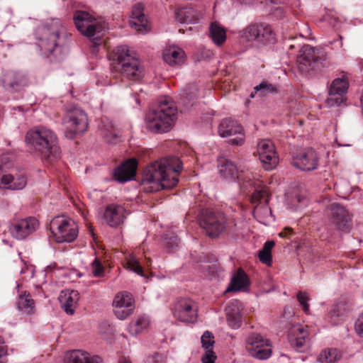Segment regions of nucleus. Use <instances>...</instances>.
Instances as JSON below:
<instances>
[{
	"instance_id": "18",
	"label": "nucleus",
	"mask_w": 363,
	"mask_h": 363,
	"mask_svg": "<svg viewBox=\"0 0 363 363\" xmlns=\"http://www.w3.org/2000/svg\"><path fill=\"white\" fill-rule=\"evenodd\" d=\"M349 88V81L347 77L335 79L329 88V97L326 99V104L329 106L340 105L344 101V95Z\"/></svg>"
},
{
	"instance_id": "50",
	"label": "nucleus",
	"mask_w": 363,
	"mask_h": 363,
	"mask_svg": "<svg viewBox=\"0 0 363 363\" xmlns=\"http://www.w3.org/2000/svg\"><path fill=\"white\" fill-rule=\"evenodd\" d=\"M7 355V347L4 345V339L0 336V363H4L3 358Z\"/></svg>"
},
{
	"instance_id": "32",
	"label": "nucleus",
	"mask_w": 363,
	"mask_h": 363,
	"mask_svg": "<svg viewBox=\"0 0 363 363\" xmlns=\"http://www.w3.org/2000/svg\"><path fill=\"white\" fill-rule=\"evenodd\" d=\"M79 300V294L77 291L65 290L59 296L62 308L69 315H72Z\"/></svg>"
},
{
	"instance_id": "4",
	"label": "nucleus",
	"mask_w": 363,
	"mask_h": 363,
	"mask_svg": "<svg viewBox=\"0 0 363 363\" xmlns=\"http://www.w3.org/2000/svg\"><path fill=\"white\" fill-rule=\"evenodd\" d=\"M177 112L174 101L164 99L155 110L149 111L145 117L147 129L154 133L169 131L174 124Z\"/></svg>"
},
{
	"instance_id": "43",
	"label": "nucleus",
	"mask_w": 363,
	"mask_h": 363,
	"mask_svg": "<svg viewBox=\"0 0 363 363\" xmlns=\"http://www.w3.org/2000/svg\"><path fill=\"white\" fill-rule=\"evenodd\" d=\"M202 347L205 350H213L215 345V337L210 331H205L201 338Z\"/></svg>"
},
{
	"instance_id": "23",
	"label": "nucleus",
	"mask_w": 363,
	"mask_h": 363,
	"mask_svg": "<svg viewBox=\"0 0 363 363\" xmlns=\"http://www.w3.org/2000/svg\"><path fill=\"white\" fill-rule=\"evenodd\" d=\"M318 157L313 149H306L297 155L294 160V165L304 171H311L317 168Z\"/></svg>"
},
{
	"instance_id": "2",
	"label": "nucleus",
	"mask_w": 363,
	"mask_h": 363,
	"mask_svg": "<svg viewBox=\"0 0 363 363\" xmlns=\"http://www.w3.org/2000/svg\"><path fill=\"white\" fill-rule=\"evenodd\" d=\"M39 46L46 55L61 53L67 45L69 35L58 19H52L39 26L35 30Z\"/></svg>"
},
{
	"instance_id": "29",
	"label": "nucleus",
	"mask_w": 363,
	"mask_h": 363,
	"mask_svg": "<svg viewBox=\"0 0 363 363\" xmlns=\"http://www.w3.org/2000/svg\"><path fill=\"white\" fill-rule=\"evenodd\" d=\"M250 285V279L246 272L239 268L233 276L228 291H247Z\"/></svg>"
},
{
	"instance_id": "22",
	"label": "nucleus",
	"mask_w": 363,
	"mask_h": 363,
	"mask_svg": "<svg viewBox=\"0 0 363 363\" xmlns=\"http://www.w3.org/2000/svg\"><path fill=\"white\" fill-rule=\"evenodd\" d=\"M308 327L296 324L289 330V341L291 346L297 350H301L309 340Z\"/></svg>"
},
{
	"instance_id": "25",
	"label": "nucleus",
	"mask_w": 363,
	"mask_h": 363,
	"mask_svg": "<svg viewBox=\"0 0 363 363\" xmlns=\"http://www.w3.org/2000/svg\"><path fill=\"white\" fill-rule=\"evenodd\" d=\"M27 184V177L23 172H18L16 174H5L3 175L0 185L4 188L11 190H21L23 189Z\"/></svg>"
},
{
	"instance_id": "51",
	"label": "nucleus",
	"mask_w": 363,
	"mask_h": 363,
	"mask_svg": "<svg viewBox=\"0 0 363 363\" xmlns=\"http://www.w3.org/2000/svg\"><path fill=\"white\" fill-rule=\"evenodd\" d=\"M293 234V229L291 228H285L280 233H279V236L281 237V238H286L288 237L289 235H291Z\"/></svg>"
},
{
	"instance_id": "34",
	"label": "nucleus",
	"mask_w": 363,
	"mask_h": 363,
	"mask_svg": "<svg viewBox=\"0 0 363 363\" xmlns=\"http://www.w3.org/2000/svg\"><path fill=\"white\" fill-rule=\"evenodd\" d=\"M209 37L217 46H222L227 39L226 30L219 23L215 21L210 24Z\"/></svg>"
},
{
	"instance_id": "36",
	"label": "nucleus",
	"mask_w": 363,
	"mask_h": 363,
	"mask_svg": "<svg viewBox=\"0 0 363 363\" xmlns=\"http://www.w3.org/2000/svg\"><path fill=\"white\" fill-rule=\"evenodd\" d=\"M342 357L341 352L335 348L323 350L318 356V363H336Z\"/></svg>"
},
{
	"instance_id": "41",
	"label": "nucleus",
	"mask_w": 363,
	"mask_h": 363,
	"mask_svg": "<svg viewBox=\"0 0 363 363\" xmlns=\"http://www.w3.org/2000/svg\"><path fill=\"white\" fill-rule=\"evenodd\" d=\"M103 134L106 140L110 143H117L121 136L120 132L111 123L108 125V128L104 130Z\"/></svg>"
},
{
	"instance_id": "31",
	"label": "nucleus",
	"mask_w": 363,
	"mask_h": 363,
	"mask_svg": "<svg viewBox=\"0 0 363 363\" xmlns=\"http://www.w3.org/2000/svg\"><path fill=\"white\" fill-rule=\"evenodd\" d=\"M218 167L221 177L225 179L233 181L240 179L241 172L233 162L226 158L220 157L218 159Z\"/></svg>"
},
{
	"instance_id": "46",
	"label": "nucleus",
	"mask_w": 363,
	"mask_h": 363,
	"mask_svg": "<svg viewBox=\"0 0 363 363\" xmlns=\"http://www.w3.org/2000/svg\"><path fill=\"white\" fill-rule=\"evenodd\" d=\"M166 359L167 357L164 354L155 352L147 357L145 363H165Z\"/></svg>"
},
{
	"instance_id": "12",
	"label": "nucleus",
	"mask_w": 363,
	"mask_h": 363,
	"mask_svg": "<svg viewBox=\"0 0 363 363\" xmlns=\"http://www.w3.org/2000/svg\"><path fill=\"white\" fill-rule=\"evenodd\" d=\"M38 226V220L34 217L13 219L11 222L9 231L16 239L23 240L35 232Z\"/></svg>"
},
{
	"instance_id": "17",
	"label": "nucleus",
	"mask_w": 363,
	"mask_h": 363,
	"mask_svg": "<svg viewBox=\"0 0 363 363\" xmlns=\"http://www.w3.org/2000/svg\"><path fill=\"white\" fill-rule=\"evenodd\" d=\"M258 345L272 347L269 339L264 338L261 335L255 333L250 334L245 340V347L252 357L259 359H267L272 354V350L257 351Z\"/></svg>"
},
{
	"instance_id": "47",
	"label": "nucleus",
	"mask_w": 363,
	"mask_h": 363,
	"mask_svg": "<svg viewBox=\"0 0 363 363\" xmlns=\"http://www.w3.org/2000/svg\"><path fill=\"white\" fill-rule=\"evenodd\" d=\"M217 358L216 353L213 350H206L205 354L203 355L201 360L202 363H215Z\"/></svg>"
},
{
	"instance_id": "6",
	"label": "nucleus",
	"mask_w": 363,
	"mask_h": 363,
	"mask_svg": "<svg viewBox=\"0 0 363 363\" xmlns=\"http://www.w3.org/2000/svg\"><path fill=\"white\" fill-rule=\"evenodd\" d=\"M199 225L211 238H217L223 233L234 230L237 225L234 218L223 212L210 210L203 212L199 219Z\"/></svg>"
},
{
	"instance_id": "1",
	"label": "nucleus",
	"mask_w": 363,
	"mask_h": 363,
	"mask_svg": "<svg viewBox=\"0 0 363 363\" xmlns=\"http://www.w3.org/2000/svg\"><path fill=\"white\" fill-rule=\"evenodd\" d=\"M182 164L178 157H170L157 160L147 165L144 171L143 181L152 184L147 191L152 192L160 189H171L179 182Z\"/></svg>"
},
{
	"instance_id": "48",
	"label": "nucleus",
	"mask_w": 363,
	"mask_h": 363,
	"mask_svg": "<svg viewBox=\"0 0 363 363\" xmlns=\"http://www.w3.org/2000/svg\"><path fill=\"white\" fill-rule=\"evenodd\" d=\"M92 272L97 277L101 276L104 272V267L98 259H95L92 263Z\"/></svg>"
},
{
	"instance_id": "15",
	"label": "nucleus",
	"mask_w": 363,
	"mask_h": 363,
	"mask_svg": "<svg viewBox=\"0 0 363 363\" xmlns=\"http://www.w3.org/2000/svg\"><path fill=\"white\" fill-rule=\"evenodd\" d=\"M218 133L221 137H230L238 135L235 138L230 139L228 143L233 145H242L245 141L242 127L234 120L225 118L218 126Z\"/></svg>"
},
{
	"instance_id": "33",
	"label": "nucleus",
	"mask_w": 363,
	"mask_h": 363,
	"mask_svg": "<svg viewBox=\"0 0 363 363\" xmlns=\"http://www.w3.org/2000/svg\"><path fill=\"white\" fill-rule=\"evenodd\" d=\"M162 56L164 60L171 66L182 65L185 60L184 51L176 46L164 49Z\"/></svg>"
},
{
	"instance_id": "45",
	"label": "nucleus",
	"mask_w": 363,
	"mask_h": 363,
	"mask_svg": "<svg viewBox=\"0 0 363 363\" xmlns=\"http://www.w3.org/2000/svg\"><path fill=\"white\" fill-rule=\"evenodd\" d=\"M297 300L298 301L300 305L302 306L303 311L306 313H309V304L308 301L309 300L308 294L306 292L298 291L296 295Z\"/></svg>"
},
{
	"instance_id": "11",
	"label": "nucleus",
	"mask_w": 363,
	"mask_h": 363,
	"mask_svg": "<svg viewBox=\"0 0 363 363\" xmlns=\"http://www.w3.org/2000/svg\"><path fill=\"white\" fill-rule=\"evenodd\" d=\"M174 315L184 323H195L197 319V306L196 303L189 298H179L174 307Z\"/></svg>"
},
{
	"instance_id": "28",
	"label": "nucleus",
	"mask_w": 363,
	"mask_h": 363,
	"mask_svg": "<svg viewBox=\"0 0 363 363\" xmlns=\"http://www.w3.org/2000/svg\"><path fill=\"white\" fill-rule=\"evenodd\" d=\"M66 363H103L102 359L97 355H91L86 351L75 350L69 352L66 356Z\"/></svg>"
},
{
	"instance_id": "5",
	"label": "nucleus",
	"mask_w": 363,
	"mask_h": 363,
	"mask_svg": "<svg viewBox=\"0 0 363 363\" xmlns=\"http://www.w3.org/2000/svg\"><path fill=\"white\" fill-rule=\"evenodd\" d=\"M26 142L40 152L45 159L59 152L56 134L51 129L43 126L30 130L26 133Z\"/></svg>"
},
{
	"instance_id": "37",
	"label": "nucleus",
	"mask_w": 363,
	"mask_h": 363,
	"mask_svg": "<svg viewBox=\"0 0 363 363\" xmlns=\"http://www.w3.org/2000/svg\"><path fill=\"white\" fill-rule=\"evenodd\" d=\"M150 325V320L145 316L138 317L135 320L130 323L128 332L131 335H137L146 330Z\"/></svg>"
},
{
	"instance_id": "7",
	"label": "nucleus",
	"mask_w": 363,
	"mask_h": 363,
	"mask_svg": "<svg viewBox=\"0 0 363 363\" xmlns=\"http://www.w3.org/2000/svg\"><path fill=\"white\" fill-rule=\"evenodd\" d=\"M73 20L77 30L91 40V49L92 52H96L97 46L101 44L102 24L89 13L84 11H75Z\"/></svg>"
},
{
	"instance_id": "14",
	"label": "nucleus",
	"mask_w": 363,
	"mask_h": 363,
	"mask_svg": "<svg viewBox=\"0 0 363 363\" xmlns=\"http://www.w3.org/2000/svg\"><path fill=\"white\" fill-rule=\"evenodd\" d=\"M257 150L259 160L266 170H270L277 167L279 158L274 145L270 140H261L257 144Z\"/></svg>"
},
{
	"instance_id": "13",
	"label": "nucleus",
	"mask_w": 363,
	"mask_h": 363,
	"mask_svg": "<svg viewBox=\"0 0 363 363\" xmlns=\"http://www.w3.org/2000/svg\"><path fill=\"white\" fill-rule=\"evenodd\" d=\"M29 84L27 75L18 70H7L0 79V85L11 91H20Z\"/></svg>"
},
{
	"instance_id": "39",
	"label": "nucleus",
	"mask_w": 363,
	"mask_h": 363,
	"mask_svg": "<svg viewBox=\"0 0 363 363\" xmlns=\"http://www.w3.org/2000/svg\"><path fill=\"white\" fill-rule=\"evenodd\" d=\"M275 242L272 240L267 241L262 250L259 252V259L261 262L271 266L272 263V249L274 246Z\"/></svg>"
},
{
	"instance_id": "16",
	"label": "nucleus",
	"mask_w": 363,
	"mask_h": 363,
	"mask_svg": "<svg viewBox=\"0 0 363 363\" xmlns=\"http://www.w3.org/2000/svg\"><path fill=\"white\" fill-rule=\"evenodd\" d=\"M134 302V298L130 293L127 291L118 293L113 301L116 316L120 320H124L130 316L135 308Z\"/></svg>"
},
{
	"instance_id": "35",
	"label": "nucleus",
	"mask_w": 363,
	"mask_h": 363,
	"mask_svg": "<svg viewBox=\"0 0 363 363\" xmlns=\"http://www.w3.org/2000/svg\"><path fill=\"white\" fill-rule=\"evenodd\" d=\"M16 304L18 310L26 315L35 313V301L32 298L31 295L26 291H23L19 295Z\"/></svg>"
},
{
	"instance_id": "52",
	"label": "nucleus",
	"mask_w": 363,
	"mask_h": 363,
	"mask_svg": "<svg viewBox=\"0 0 363 363\" xmlns=\"http://www.w3.org/2000/svg\"><path fill=\"white\" fill-rule=\"evenodd\" d=\"M255 350H256V352H257V351L272 350V349H271V347L258 345L257 349H256Z\"/></svg>"
},
{
	"instance_id": "38",
	"label": "nucleus",
	"mask_w": 363,
	"mask_h": 363,
	"mask_svg": "<svg viewBox=\"0 0 363 363\" xmlns=\"http://www.w3.org/2000/svg\"><path fill=\"white\" fill-rule=\"evenodd\" d=\"M277 91V87L274 84L267 81H263L254 88V91L250 94V97L254 98L257 94H258L260 97H262L267 94H276Z\"/></svg>"
},
{
	"instance_id": "40",
	"label": "nucleus",
	"mask_w": 363,
	"mask_h": 363,
	"mask_svg": "<svg viewBox=\"0 0 363 363\" xmlns=\"http://www.w3.org/2000/svg\"><path fill=\"white\" fill-rule=\"evenodd\" d=\"M269 199V188L266 186H259L250 196L252 203H258L262 201L268 203Z\"/></svg>"
},
{
	"instance_id": "30",
	"label": "nucleus",
	"mask_w": 363,
	"mask_h": 363,
	"mask_svg": "<svg viewBox=\"0 0 363 363\" xmlns=\"http://www.w3.org/2000/svg\"><path fill=\"white\" fill-rule=\"evenodd\" d=\"M177 21L180 23H196L202 18V13L192 7H183L176 10Z\"/></svg>"
},
{
	"instance_id": "20",
	"label": "nucleus",
	"mask_w": 363,
	"mask_h": 363,
	"mask_svg": "<svg viewBox=\"0 0 363 363\" xmlns=\"http://www.w3.org/2000/svg\"><path fill=\"white\" fill-rule=\"evenodd\" d=\"M68 118L70 128L66 131L67 137L74 138L77 134H82L87 130L88 117L84 111L75 109L69 113Z\"/></svg>"
},
{
	"instance_id": "27",
	"label": "nucleus",
	"mask_w": 363,
	"mask_h": 363,
	"mask_svg": "<svg viewBox=\"0 0 363 363\" xmlns=\"http://www.w3.org/2000/svg\"><path fill=\"white\" fill-rule=\"evenodd\" d=\"M130 25L137 31L141 33L147 30V20L143 13V6L142 4H137L133 7Z\"/></svg>"
},
{
	"instance_id": "26",
	"label": "nucleus",
	"mask_w": 363,
	"mask_h": 363,
	"mask_svg": "<svg viewBox=\"0 0 363 363\" xmlns=\"http://www.w3.org/2000/svg\"><path fill=\"white\" fill-rule=\"evenodd\" d=\"M242 309V303L238 300H233L225 308L226 318L231 328H238L240 326Z\"/></svg>"
},
{
	"instance_id": "54",
	"label": "nucleus",
	"mask_w": 363,
	"mask_h": 363,
	"mask_svg": "<svg viewBox=\"0 0 363 363\" xmlns=\"http://www.w3.org/2000/svg\"><path fill=\"white\" fill-rule=\"evenodd\" d=\"M360 103H361V107H362V112L363 115V92L360 98Z\"/></svg>"
},
{
	"instance_id": "49",
	"label": "nucleus",
	"mask_w": 363,
	"mask_h": 363,
	"mask_svg": "<svg viewBox=\"0 0 363 363\" xmlns=\"http://www.w3.org/2000/svg\"><path fill=\"white\" fill-rule=\"evenodd\" d=\"M355 330L359 336L363 337V313L359 316L355 323Z\"/></svg>"
},
{
	"instance_id": "44",
	"label": "nucleus",
	"mask_w": 363,
	"mask_h": 363,
	"mask_svg": "<svg viewBox=\"0 0 363 363\" xmlns=\"http://www.w3.org/2000/svg\"><path fill=\"white\" fill-rule=\"evenodd\" d=\"M179 239L177 235H172L167 236L164 239V245L168 249L169 252L173 251L178 247Z\"/></svg>"
},
{
	"instance_id": "24",
	"label": "nucleus",
	"mask_w": 363,
	"mask_h": 363,
	"mask_svg": "<svg viewBox=\"0 0 363 363\" xmlns=\"http://www.w3.org/2000/svg\"><path fill=\"white\" fill-rule=\"evenodd\" d=\"M137 167V160L130 158L114 169L113 178L120 182H128L135 176Z\"/></svg>"
},
{
	"instance_id": "19",
	"label": "nucleus",
	"mask_w": 363,
	"mask_h": 363,
	"mask_svg": "<svg viewBox=\"0 0 363 363\" xmlns=\"http://www.w3.org/2000/svg\"><path fill=\"white\" fill-rule=\"evenodd\" d=\"M328 214L330 223L340 230H348L351 221V215L341 204L333 203L329 207Z\"/></svg>"
},
{
	"instance_id": "3",
	"label": "nucleus",
	"mask_w": 363,
	"mask_h": 363,
	"mask_svg": "<svg viewBox=\"0 0 363 363\" xmlns=\"http://www.w3.org/2000/svg\"><path fill=\"white\" fill-rule=\"evenodd\" d=\"M110 59L117 64V69L125 78L138 81L145 75V69L140 61L133 55L128 46L116 47L110 53Z\"/></svg>"
},
{
	"instance_id": "10",
	"label": "nucleus",
	"mask_w": 363,
	"mask_h": 363,
	"mask_svg": "<svg viewBox=\"0 0 363 363\" xmlns=\"http://www.w3.org/2000/svg\"><path fill=\"white\" fill-rule=\"evenodd\" d=\"M241 38L249 42L267 44L274 40V33L269 26L252 23L242 30Z\"/></svg>"
},
{
	"instance_id": "53",
	"label": "nucleus",
	"mask_w": 363,
	"mask_h": 363,
	"mask_svg": "<svg viewBox=\"0 0 363 363\" xmlns=\"http://www.w3.org/2000/svg\"><path fill=\"white\" fill-rule=\"evenodd\" d=\"M118 363H131V362L126 358H123L121 360H120Z\"/></svg>"
},
{
	"instance_id": "42",
	"label": "nucleus",
	"mask_w": 363,
	"mask_h": 363,
	"mask_svg": "<svg viewBox=\"0 0 363 363\" xmlns=\"http://www.w3.org/2000/svg\"><path fill=\"white\" fill-rule=\"evenodd\" d=\"M127 268L135 272L136 274L143 276V269L140 265L138 259L133 255H130L126 257Z\"/></svg>"
},
{
	"instance_id": "8",
	"label": "nucleus",
	"mask_w": 363,
	"mask_h": 363,
	"mask_svg": "<svg viewBox=\"0 0 363 363\" xmlns=\"http://www.w3.org/2000/svg\"><path fill=\"white\" fill-rule=\"evenodd\" d=\"M50 230L58 243L72 242L78 235L77 224L70 218L64 216H56L50 223Z\"/></svg>"
},
{
	"instance_id": "21",
	"label": "nucleus",
	"mask_w": 363,
	"mask_h": 363,
	"mask_svg": "<svg viewBox=\"0 0 363 363\" xmlns=\"http://www.w3.org/2000/svg\"><path fill=\"white\" fill-rule=\"evenodd\" d=\"M125 213V208L123 206L111 203L106 206L103 218L110 227L117 228L124 222Z\"/></svg>"
},
{
	"instance_id": "9",
	"label": "nucleus",
	"mask_w": 363,
	"mask_h": 363,
	"mask_svg": "<svg viewBox=\"0 0 363 363\" xmlns=\"http://www.w3.org/2000/svg\"><path fill=\"white\" fill-rule=\"evenodd\" d=\"M326 58V52L323 48L305 45L297 57V68L301 72H308L314 68L315 64L323 63Z\"/></svg>"
}]
</instances>
